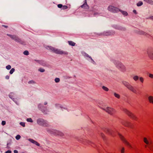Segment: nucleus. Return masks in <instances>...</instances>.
I'll return each mask as SVG.
<instances>
[{
    "label": "nucleus",
    "mask_w": 153,
    "mask_h": 153,
    "mask_svg": "<svg viewBox=\"0 0 153 153\" xmlns=\"http://www.w3.org/2000/svg\"><path fill=\"white\" fill-rule=\"evenodd\" d=\"M139 79L140 80L141 82L142 83H143V82L144 79L143 77H139Z\"/></svg>",
    "instance_id": "nucleus-38"
},
{
    "label": "nucleus",
    "mask_w": 153,
    "mask_h": 153,
    "mask_svg": "<svg viewBox=\"0 0 153 153\" xmlns=\"http://www.w3.org/2000/svg\"><path fill=\"white\" fill-rule=\"evenodd\" d=\"M124 111L128 115L131 117L134 120H136V117L135 116H134L133 114H132L128 110L125 109L124 110Z\"/></svg>",
    "instance_id": "nucleus-12"
},
{
    "label": "nucleus",
    "mask_w": 153,
    "mask_h": 153,
    "mask_svg": "<svg viewBox=\"0 0 153 153\" xmlns=\"http://www.w3.org/2000/svg\"><path fill=\"white\" fill-rule=\"evenodd\" d=\"M20 124L23 127H24L25 126V123L24 122H21L20 123Z\"/></svg>",
    "instance_id": "nucleus-40"
},
{
    "label": "nucleus",
    "mask_w": 153,
    "mask_h": 153,
    "mask_svg": "<svg viewBox=\"0 0 153 153\" xmlns=\"http://www.w3.org/2000/svg\"><path fill=\"white\" fill-rule=\"evenodd\" d=\"M149 76L151 78L153 79V74H149Z\"/></svg>",
    "instance_id": "nucleus-47"
},
{
    "label": "nucleus",
    "mask_w": 153,
    "mask_h": 153,
    "mask_svg": "<svg viewBox=\"0 0 153 153\" xmlns=\"http://www.w3.org/2000/svg\"><path fill=\"white\" fill-rule=\"evenodd\" d=\"M101 108L111 115H113L116 112V110L111 107H107L106 108Z\"/></svg>",
    "instance_id": "nucleus-5"
},
{
    "label": "nucleus",
    "mask_w": 153,
    "mask_h": 153,
    "mask_svg": "<svg viewBox=\"0 0 153 153\" xmlns=\"http://www.w3.org/2000/svg\"><path fill=\"white\" fill-rule=\"evenodd\" d=\"M82 54L85 57H89L91 60L93 62H94V61L92 58L91 56H90L87 53L85 52H82Z\"/></svg>",
    "instance_id": "nucleus-17"
},
{
    "label": "nucleus",
    "mask_w": 153,
    "mask_h": 153,
    "mask_svg": "<svg viewBox=\"0 0 153 153\" xmlns=\"http://www.w3.org/2000/svg\"><path fill=\"white\" fill-rule=\"evenodd\" d=\"M143 4V3L142 1H139L137 4V5L138 7H140Z\"/></svg>",
    "instance_id": "nucleus-29"
},
{
    "label": "nucleus",
    "mask_w": 153,
    "mask_h": 153,
    "mask_svg": "<svg viewBox=\"0 0 153 153\" xmlns=\"http://www.w3.org/2000/svg\"><path fill=\"white\" fill-rule=\"evenodd\" d=\"M143 140H144V142L146 144H149V141H148V140H147V139L146 138V137H144V138H143Z\"/></svg>",
    "instance_id": "nucleus-33"
},
{
    "label": "nucleus",
    "mask_w": 153,
    "mask_h": 153,
    "mask_svg": "<svg viewBox=\"0 0 153 153\" xmlns=\"http://www.w3.org/2000/svg\"><path fill=\"white\" fill-rule=\"evenodd\" d=\"M2 26L4 27H5V28H7L8 27V26H7L4 25H2Z\"/></svg>",
    "instance_id": "nucleus-57"
},
{
    "label": "nucleus",
    "mask_w": 153,
    "mask_h": 153,
    "mask_svg": "<svg viewBox=\"0 0 153 153\" xmlns=\"http://www.w3.org/2000/svg\"><path fill=\"white\" fill-rule=\"evenodd\" d=\"M23 54L26 55H28L29 54V52L27 51H25L23 52Z\"/></svg>",
    "instance_id": "nucleus-36"
},
{
    "label": "nucleus",
    "mask_w": 153,
    "mask_h": 153,
    "mask_svg": "<svg viewBox=\"0 0 153 153\" xmlns=\"http://www.w3.org/2000/svg\"><path fill=\"white\" fill-rule=\"evenodd\" d=\"M15 95V94L13 92L10 93L9 95V97L12 99L14 102H15V99L14 98V95Z\"/></svg>",
    "instance_id": "nucleus-21"
},
{
    "label": "nucleus",
    "mask_w": 153,
    "mask_h": 153,
    "mask_svg": "<svg viewBox=\"0 0 153 153\" xmlns=\"http://www.w3.org/2000/svg\"><path fill=\"white\" fill-rule=\"evenodd\" d=\"M7 35L10 37L12 39L14 40L16 36L15 35H11L9 34H7Z\"/></svg>",
    "instance_id": "nucleus-25"
},
{
    "label": "nucleus",
    "mask_w": 153,
    "mask_h": 153,
    "mask_svg": "<svg viewBox=\"0 0 153 153\" xmlns=\"http://www.w3.org/2000/svg\"><path fill=\"white\" fill-rule=\"evenodd\" d=\"M47 131H48H48H49V129H47Z\"/></svg>",
    "instance_id": "nucleus-59"
},
{
    "label": "nucleus",
    "mask_w": 153,
    "mask_h": 153,
    "mask_svg": "<svg viewBox=\"0 0 153 153\" xmlns=\"http://www.w3.org/2000/svg\"><path fill=\"white\" fill-rule=\"evenodd\" d=\"M148 100L150 103L153 104V97L151 96H149L148 97Z\"/></svg>",
    "instance_id": "nucleus-22"
},
{
    "label": "nucleus",
    "mask_w": 153,
    "mask_h": 153,
    "mask_svg": "<svg viewBox=\"0 0 153 153\" xmlns=\"http://www.w3.org/2000/svg\"><path fill=\"white\" fill-rule=\"evenodd\" d=\"M133 12L135 14H137V13L136 10H133Z\"/></svg>",
    "instance_id": "nucleus-51"
},
{
    "label": "nucleus",
    "mask_w": 153,
    "mask_h": 153,
    "mask_svg": "<svg viewBox=\"0 0 153 153\" xmlns=\"http://www.w3.org/2000/svg\"><path fill=\"white\" fill-rule=\"evenodd\" d=\"M133 79L135 81H136L139 79V77L138 76L136 75L133 77Z\"/></svg>",
    "instance_id": "nucleus-27"
},
{
    "label": "nucleus",
    "mask_w": 153,
    "mask_h": 153,
    "mask_svg": "<svg viewBox=\"0 0 153 153\" xmlns=\"http://www.w3.org/2000/svg\"><path fill=\"white\" fill-rule=\"evenodd\" d=\"M114 96L116 98L119 99L120 98V96L119 94L116 93L115 92L114 93Z\"/></svg>",
    "instance_id": "nucleus-28"
},
{
    "label": "nucleus",
    "mask_w": 153,
    "mask_h": 153,
    "mask_svg": "<svg viewBox=\"0 0 153 153\" xmlns=\"http://www.w3.org/2000/svg\"><path fill=\"white\" fill-rule=\"evenodd\" d=\"M147 53L149 57L153 60V48H149L147 50Z\"/></svg>",
    "instance_id": "nucleus-8"
},
{
    "label": "nucleus",
    "mask_w": 153,
    "mask_h": 153,
    "mask_svg": "<svg viewBox=\"0 0 153 153\" xmlns=\"http://www.w3.org/2000/svg\"><path fill=\"white\" fill-rule=\"evenodd\" d=\"M15 41L20 44H24V42L22 41L18 36H16L14 40Z\"/></svg>",
    "instance_id": "nucleus-18"
},
{
    "label": "nucleus",
    "mask_w": 153,
    "mask_h": 153,
    "mask_svg": "<svg viewBox=\"0 0 153 153\" xmlns=\"http://www.w3.org/2000/svg\"><path fill=\"white\" fill-rule=\"evenodd\" d=\"M11 68V66L10 65H7L6 67V68L7 70L10 69Z\"/></svg>",
    "instance_id": "nucleus-39"
},
{
    "label": "nucleus",
    "mask_w": 153,
    "mask_h": 153,
    "mask_svg": "<svg viewBox=\"0 0 153 153\" xmlns=\"http://www.w3.org/2000/svg\"><path fill=\"white\" fill-rule=\"evenodd\" d=\"M20 136L19 135H18L16 136V138L17 140H18L20 139Z\"/></svg>",
    "instance_id": "nucleus-42"
},
{
    "label": "nucleus",
    "mask_w": 153,
    "mask_h": 153,
    "mask_svg": "<svg viewBox=\"0 0 153 153\" xmlns=\"http://www.w3.org/2000/svg\"><path fill=\"white\" fill-rule=\"evenodd\" d=\"M122 83L129 91L135 94H137L136 90L134 87L131 85L128 82L126 81H122Z\"/></svg>",
    "instance_id": "nucleus-3"
},
{
    "label": "nucleus",
    "mask_w": 153,
    "mask_h": 153,
    "mask_svg": "<svg viewBox=\"0 0 153 153\" xmlns=\"http://www.w3.org/2000/svg\"><path fill=\"white\" fill-rule=\"evenodd\" d=\"M28 140L30 142H31V143H33V144H34L35 143V142L36 141H35V140H33V139H31V138L29 139H28Z\"/></svg>",
    "instance_id": "nucleus-32"
},
{
    "label": "nucleus",
    "mask_w": 153,
    "mask_h": 153,
    "mask_svg": "<svg viewBox=\"0 0 153 153\" xmlns=\"http://www.w3.org/2000/svg\"><path fill=\"white\" fill-rule=\"evenodd\" d=\"M111 61L120 70L122 71H126V67L121 62L114 59H112Z\"/></svg>",
    "instance_id": "nucleus-2"
},
{
    "label": "nucleus",
    "mask_w": 153,
    "mask_h": 153,
    "mask_svg": "<svg viewBox=\"0 0 153 153\" xmlns=\"http://www.w3.org/2000/svg\"><path fill=\"white\" fill-rule=\"evenodd\" d=\"M112 27L116 29L123 31H125L126 30L125 27L122 26L117 25H113L112 26Z\"/></svg>",
    "instance_id": "nucleus-9"
},
{
    "label": "nucleus",
    "mask_w": 153,
    "mask_h": 153,
    "mask_svg": "<svg viewBox=\"0 0 153 153\" xmlns=\"http://www.w3.org/2000/svg\"><path fill=\"white\" fill-rule=\"evenodd\" d=\"M98 14H99V13H97V12L94 13V16H95L96 15H98Z\"/></svg>",
    "instance_id": "nucleus-54"
},
{
    "label": "nucleus",
    "mask_w": 153,
    "mask_h": 153,
    "mask_svg": "<svg viewBox=\"0 0 153 153\" xmlns=\"http://www.w3.org/2000/svg\"><path fill=\"white\" fill-rule=\"evenodd\" d=\"M46 48L57 54L64 55H67L68 54V53L67 51H64L61 49L55 48L51 46H46Z\"/></svg>",
    "instance_id": "nucleus-1"
},
{
    "label": "nucleus",
    "mask_w": 153,
    "mask_h": 153,
    "mask_svg": "<svg viewBox=\"0 0 153 153\" xmlns=\"http://www.w3.org/2000/svg\"><path fill=\"white\" fill-rule=\"evenodd\" d=\"M122 123L123 125L126 126L130 127V123L129 122L127 121H124L122 122Z\"/></svg>",
    "instance_id": "nucleus-20"
},
{
    "label": "nucleus",
    "mask_w": 153,
    "mask_h": 153,
    "mask_svg": "<svg viewBox=\"0 0 153 153\" xmlns=\"http://www.w3.org/2000/svg\"><path fill=\"white\" fill-rule=\"evenodd\" d=\"M5 78L6 79H9V76L7 75L5 77Z\"/></svg>",
    "instance_id": "nucleus-52"
},
{
    "label": "nucleus",
    "mask_w": 153,
    "mask_h": 153,
    "mask_svg": "<svg viewBox=\"0 0 153 153\" xmlns=\"http://www.w3.org/2000/svg\"><path fill=\"white\" fill-rule=\"evenodd\" d=\"M34 144L36 145V146H40V144L38 143L37 141H36Z\"/></svg>",
    "instance_id": "nucleus-49"
},
{
    "label": "nucleus",
    "mask_w": 153,
    "mask_h": 153,
    "mask_svg": "<svg viewBox=\"0 0 153 153\" xmlns=\"http://www.w3.org/2000/svg\"><path fill=\"white\" fill-rule=\"evenodd\" d=\"M38 71L41 72H44L45 71V70L43 68H40L38 69Z\"/></svg>",
    "instance_id": "nucleus-31"
},
{
    "label": "nucleus",
    "mask_w": 153,
    "mask_h": 153,
    "mask_svg": "<svg viewBox=\"0 0 153 153\" xmlns=\"http://www.w3.org/2000/svg\"><path fill=\"white\" fill-rule=\"evenodd\" d=\"M138 33L140 35H146V33L142 30H139L138 32Z\"/></svg>",
    "instance_id": "nucleus-23"
},
{
    "label": "nucleus",
    "mask_w": 153,
    "mask_h": 153,
    "mask_svg": "<svg viewBox=\"0 0 153 153\" xmlns=\"http://www.w3.org/2000/svg\"><path fill=\"white\" fill-rule=\"evenodd\" d=\"M28 83L29 84H34L35 83V82L33 80H30L28 82Z\"/></svg>",
    "instance_id": "nucleus-41"
},
{
    "label": "nucleus",
    "mask_w": 153,
    "mask_h": 153,
    "mask_svg": "<svg viewBox=\"0 0 153 153\" xmlns=\"http://www.w3.org/2000/svg\"><path fill=\"white\" fill-rule=\"evenodd\" d=\"M149 148L150 149V150L152 151H153V147L152 146L150 147H149Z\"/></svg>",
    "instance_id": "nucleus-55"
},
{
    "label": "nucleus",
    "mask_w": 153,
    "mask_h": 153,
    "mask_svg": "<svg viewBox=\"0 0 153 153\" xmlns=\"http://www.w3.org/2000/svg\"><path fill=\"white\" fill-rule=\"evenodd\" d=\"M11 152L10 150H8L5 152V153H11Z\"/></svg>",
    "instance_id": "nucleus-50"
},
{
    "label": "nucleus",
    "mask_w": 153,
    "mask_h": 153,
    "mask_svg": "<svg viewBox=\"0 0 153 153\" xmlns=\"http://www.w3.org/2000/svg\"><path fill=\"white\" fill-rule=\"evenodd\" d=\"M80 7L83 9H88L89 7L87 3L86 0H85V2L84 4L82 5Z\"/></svg>",
    "instance_id": "nucleus-13"
},
{
    "label": "nucleus",
    "mask_w": 153,
    "mask_h": 153,
    "mask_svg": "<svg viewBox=\"0 0 153 153\" xmlns=\"http://www.w3.org/2000/svg\"><path fill=\"white\" fill-rule=\"evenodd\" d=\"M119 11H120L122 13L124 16H127L128 15V13L125 11H122L120 9Z\"/></svg>",
    "instance_id": "nucleus-26"
},
{
    "label": "nucleus",
    "mask_w": 153,
    "mask_h": 153,
    "mask_svg": "<svg viewBox=\"0 0 153 153\" xmlns=\"http://www.w3.org/2000/svg\"><path fill=\"white\" fill-rule=\"evenodd\" d=\"M6 124V122L5 121H2L1 122V125L3 126L5 125Z\"/></svg>",
    "instance_id": "nucleus-48"
},
{
    "label": "nucleus",
    "mask_w": 153,
    "mask_h": 153,
    "mask_svg": "<svg viewBox=\"0 0 153 153\" xmlns=\"http://www.w3.org/2000/svg\"><path fill=\"white\" fill-rule=\"evenodd\" d=\"M68 42L69 45L72 46H74L76 44L75 43L71 41H68Z\"/></svg>",
    "instance_id": "nucleus-24"
},
{
    "label": "nucleus",
    "mask_w": 153,
    "mask_h": 153,
    "mask_svg": "<svg viewBox=\"0 0 153 153\" xmlns=\"http://www.w3.org/2000/svg\"><path fill=\"white\" fill-rule=\"evenodd\" d=\"M107 10L110 12L113 13H117L120 10V9L118 8L115 7L112 5L109 6L107 8Z\"/></svg>",
    "instance_id": "nucleus-6"
},
{
    "label": "nucleus",
    "mask_w": 153,
    "mask_h": 153,
    "mask_svg": "<svg viewBox=\"0 0 153 153\" xmlns=\"http://www.w3.org/2000/svg\"><path fill=\"white\" fill-rule=\"evenodd\" d=\"M27 121L28 122H30L31 123L33 122V121L30 118L27 119Z\"/></svg>",
    "instance_id": "nucleus-37"
},
{
    "label": "nucleus",
    "mask_w": 153,
    "mask_h": 153,
    "mask_svg": "<svg viewBox=\"0 0 153 153\" xmlns=\"http://www.w3.org/2000/svg\"><path fill=\"white\" fill-rule=\"evenodd\" d=\"M37 63H39L41 65L43 66H45L46 65V63L43 60H35Z\"/></svg>",
    "instance_id": "nucleus-16"
},
{
    "label": "nucleus",
    "mask_w": 153,
    "mask_h": 153,
    "mask_svg": "<svg viewBox=\"0 0 153 153\" xmlns=\"http://www.w3.org/2000/svg\"><path fill=\"white\" fill-rule=\"evenodd\" d=\"M115 31L114 30H111V31H104L102 33V35L105 36H112L115 34Z\"/></svg>",
    "instance_id": "nucleus-10"
},
{
    "label": "nucleus",
    "mask_w": 153,
    "mask_h": 153,
    "mask_svg": "<svg viewBox=\"0 0 153 153\" xmlns=\"http://www.w3.org/2000/svg\"><path fill=\"white\" fill-rule=\"evenodd\" d=\"M15 69L14 68H12L10 71V73L12 74L14 72Z\"/></svg>",
    "instance_id": "nucleus-34"
},
{
    "label": "nucleus",
    "mask_w": 153,
    "mask_h": 153,
    "mask_svg": "<svg viewBox=\"0 0 153 153\" xmlns=\"http://www.w3.org/2000/svg\"><path fill=\"white\" fill-rule=\"evenodd\" d=\"M15 41L20 44H24V42L22 41L18 36H16L14 40Z\"/></svg>",
    "instance_id": "nucleus-19"
},
{
    "label": "nucleus",
    "mask_w": 153,
    "mask_h": 153,
    "mask_svg": "<svg viewBox=\"0 0 153 153\" xmlns=\"http://www.w3.org/2000/svg\"><path fill=\"white\" fill-rule=\"evenodd\" d=\"M125 150V148L124 147H122L120 151L121 153H124Z\"/></svg>",
    "instance_id": "nucleus-43"
},
{
    "label": "nucleus",
    "mask_w": 153,
    "mask_h": 153,
    "mask_svg": "<svg viewBox=\"0 0 153 153\" xmlns=\"http://www.w3.org/2000/svg\"><path fill=\"white\" fill-rule=\"evenodd\" d=\"M55 81L56 83H58L59 82L60 79L59 78H56L55 79Z\"/></svg>",
    "instance_id": "nucleus-35"
},
{
    "label": "nucleus",
    "mask_w": 153,
    "mask_h": 153,
    "mask_svg": "<svg viewBox=\"0 0 153 153\" xmlns=\"http://www.w3.org/2000/svg\"><path fill=\"white\" fill-rule=\"evenodd\" d=\"M37 123L39 126L45 127H48L49 125L48 122L42 118L38 119L37 120Z\"/></svg>",
    "instance_id": "nucleus-4"
},
{
    "label": "nucleus",
    "mask_w": 153,
    "mask_h": 153,
    "mask_svg": "<svg viewBox=\"0 0 153 153\" xmlns=\"http://www.w3.org/2000/svg\"><path fill=\"white\" fill-rule=\"evenodd\" d=\"M118 134L120 139L126 145L128 146L129 147L131 148H132V147L130 145L129 143L127 141V140L124 138L123 136H122L120 134Z\"/></svg>",
    "instance_id": "nucleus-11"
},
{
    "label": "nucleus",
    "mask_w": 153,
    "mask_h": 153,
    "mask_svg": "<svg viewBox=\"0 0 153 153\" xmlns=\"http://www.w3.org/2000/svg\"><path fill=\"white\" fill-rule=\"evenodd\" d=\"M63 5L62 4H59L58 5L57 7L59 8L62 7Z\"/></svg>",
    "instance_id": "nucleus-45"
},
{
    "label": "nucleus",
    "mask_w": 153,
    "mask_h": 153,
    "mask_svg": "<svg viewBox=\"0 0 153 153\" xmlns=\"http://www.w3.org/2000/svg\"><path fill=\"white\" fill-rule=\"evenodd\" d=\"M47 102L45 101V102H44V104L45 105H47Z\"/></svg>",
    "instance_id": "nucleus-58"
},
{
    "label": "nucleus",
    "mask_w": 153,
    "mask_h": 153,
    "mask_svg": "<svg viewBox=\"0 0 153 153\" xmlns=\"http://www.w3.org/2000/svg\"><path fill=\"white\" fill-rule=\"evenodd\" d=\"M53 132L54 134L56 135H58L61 137H62L64 135V134L63 133L58 130H54Z\"/></svg>",
    "instance_id": "nucleus-14"
},
{
    "label": "nucleus",
    "mask_w": 153,
    "mask_h": 153,
    "mask_svg": "<svg viewBox=\"0 0 153 153\" xmlns=\"http://www.w3.org/2000/svg\"><path fill=\"white\" fill-rule=\"evenodd\" d=\"M14 153H18V152L17 150H14Z\"/></svg>",
    "instance_id": "nucleus-56"
},
{
    "label": "nucleus",
    "mask_w": 153,
    "mask_h": 153,
    "mask_svg": "<svg viewBox=\"0 0 153 153\" xmlns=\"http://www.w3.org/2000/svg\"><path fill=\"white\" fill-rule=\"evenodd\" d=\"M101 137H102V138H104V134L103 133H101Z\"/></svg>",
    "instance_id": "nucleus-53"
},
{
    "label": "nucleus",
    "mask_w": 153,
    "mask_h": 153,
    "mask_svg": "<svg viewBox=\"0 0 153 153\" xmlns=\"http://www.w3.org/2000/svg\"><path fill=\"white\" fill-rule=\"evenodd\" d=\"M24 153V152H23V153Z\"/></svg>",
    "instance_id": "nucleus-61"
},
{
    "label": "nucleus",
    "mask_w": 153,
    "mask_h": 153,
    "mask_svg": "<svg viewBox=\"0 0 153 153\" xmlns=\"http://www.w3.org/2000/svg\"><path fill=\"white\" fill-rule=\"evenodd\" d=\"M92 61V62L94 63H94H95V62H93Z\"/></svg>",
    "instance_id": "nucleus-60"
},
{
    "label": "nucleus",
    "mask_w": 153,
    "mask_h": 153,
    "mask_svg": "<svg viewBox=\"0 0 153 153\" xmlns=\"http://www.w3.org/2000/svg\"><path fill=\"white\" fill-rule=\"evenodd\" d=\"M147 19H150L151 20H153V16H149L148 17L146 18Z\"/></svg>",
    "instance_id": "nucleus-46"
},
{
    "label": "nucleus",
    "mask_w": 153,
    "mask_h": 153,
    "mask_svg": "<svg viewBox=\"0 0 153 153\" xmlns=\"http://www.w3.org/2000/svg\"><path fill=\"white\" fill-rule=\"evenodd\" d=\"M68 7L66 5L63 6L62 9L63 10L66 9L68 8Z\"/></svg>",
    "instance_id": "nucleus-44"
},
{
    "label": "nucleus",
    "mask_w": 153,
    "mask_h": 153,
    "mask_svg": "<svg viewBox=\"0 0 153 153\" xmlns=\"http://www.w3.org/2000/svg\"><path fill=\"white\" fill-rule=\"evenodd\" d=\"M102 88L103 90L106 91H108L109 90L108 88L105 86H102Z\"/></svg>",
    "instance_id": "nucleus-30"
},
{
    "label": "nucleus",
    "mask_w": 153,
    "mask_h": 153,
    "mask_svg": "<svg viewBox=\"0 0 153 153\" xmlns=\"http://www.w3.org/2000/svg\"><path fill=\"white\" fill-rule=\"evenodd\" d=\"M104 131L105 132L108 133L109 134L112 135V132H113L112 130L107 128H105L104 129Z\"/></svg>",
    "instance_id": "nucleus-15"
},
{
    "label": "nucleus",
    "mask_w": 153,
    "mask_h": 153,
    "mask_svg": "<svg viewBox=\"0 0 153 153\" xmlns=\"http://www.w3.org/2000/svg\"><path fill=\"white\" fill-rule=\"evenodd\" d=\"M38 108L41 110L42 112L45 114H48L49 112L48 109L41 104L39 105Z\"/></svg>",
    "instance_id": "nucleus-7"
}]
</instances>
